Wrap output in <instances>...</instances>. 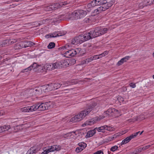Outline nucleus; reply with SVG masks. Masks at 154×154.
Masks as SVG:
<instances>
[{
  "instance_id": "obj_49",
  "label": "nucleus",
  "mask_w": 154,
  "mask_h": 154,
  "mask_svg": "<svg viewBox=\"0 0 154 154\" xmlns=\"http://www.w3.org/2000/svg\"><path fill=\"white\" fill-rule=\"evenodd\" d=\"M151 146L150 145H148L146 146H145L143 147H142L143 148V150L144 151L147 149H148Z\"/></svg>"
},
{
  "instance_id": "obj_60",
  "label": "nucleus",
  "mask_w": 154,
  "mask_h": 154,
  "mask_svg": "<svg viewBox=\"0 0 154 154\" xmlns=\"http://www.w3.org/2000/svg\"><path fill=\"white\" fill-rule=\"evenodd\" d=\"M138 150H139V152L140 153L143 150V148L140 147L139 149H137Z\"/></svg>"
},
{
  "instance_id": "obj_61",
  "label": "nucleus",
  "mask_w": 154,
  "mask_h": 154,
  "mask_svg": "<svg viewBox=\"0 0 154 154\" xmlns=\"http://www.w3.org/2000/svg\"><path fill=\"white\" fill-rule=\"evenodd\" d=\"M45 37L47 38H49L50 37V34L46 35L45 36Z\"/></svg>"
},
{
  "instance_id": "obj_4",
  "label": "nucleus",
  "mask_w": 154,
  "mask_h": 154,
  "mask_svg": "<svg viewBox=\"0 0 154 154\" xmlns=\"http://www.w3.org/2000/svg\"><path fill=\"white\" fill-rule=\"evenodd\" d=\"M45 149H44V151L41 154H47L55 151H58L61 149V147L59 145H54L45 148Z\"/></svg>"
},
{
  "instance_id": "obj_56",
  "label": "nucleus",
  "mask_w": 154,
  "mask_h": 154,
  "mask_svg": "<svg viewBox=\"0 0 154 154\" xmlns=\"http://www.w3.org/2000/svg\"><path fill=\"white\" fill-rule=\"evenodd\" d=\"M134 154H137L139 153V150H138L137 149H136L134 151Z\"/></svg>"
},
{
  "instance_id": "obj_31",
  "label": "nucleus",
  "mask_w": 154,
  "mask_h": 154,
  "mask_svg": "<svg viewBox=\"0 0 154 154\" xmlns=\"http://www.w3.org/2000/svg\"><path fill=\"white\" fill-rule=\"evenodd\" d=\"M40 89L42 91V93L48 91H47V85H44L40 87Z\"/></svg>"
},
{
  "instance_id": "obj_51",
  "label": "nucleus",
  "mask_w": 154,
  "mask_h": 154,
  "mask_svg": "<svg viewBox=\"0 0 154 154\" xmlns=\"http://www.w3.org/2000/svg\"><path fill=\"white\" fill-rule=\"evenodd\" d=\"M92 57L93 60L99 59V57H98V55H94Z\"/></svg>"
},
{
  "instance_id": "obj_22",
  "label": "nucleus",
  "mask_w": 154,
  "mask_h": 154,
  "mask_svg": "<svg viewBox=\"0 0 154 154\" xmlns=\"http://www.w3.org/2000/svg\"><path fill=\"white\" fill-rule=\"evenodd\" d=\"M37 149L36 146L32 147L28 151L26 154H35L37 152Z\"/></svg>"
},
{
  "instance_id": "obj_36",
  "label": "nucleus",
  "mask_w": 154,
  "mask_h": 154,
  "mask_svg": "<svg viewBox=\"0 0 154 154\" xmlns=\"http://www.w3.org/2000/svg\"><path fill=\"white\" fill-rule=\"evenodd\" d=\"M78 145L84 149L86 146V144L84 143H80L78 144Z\"/></svg>"
},
{
  "instance_id": "obj_11",
  "label": "nucleus",
  "mask_w": 154,
  "mask_h": 154,
  "mask_svg": "<svg viewBox=\"0 0 154 154\" xmlns=\"http://www.w3.org/2000/svg\"><path fill=\"white\" fill-rule=\"evenodd\" d=\"M35 45V44L33 42L30 41H24L21 42L20 44L19 45L20 46V48H26L27 47H31Z\"/></svg>"
},
{
  "instance_id": "obj_53",
  "label": "nucleus",
  "mask_w": 154,
  "mask_h": 154,
  "mask_svg": "<svg viewBox=\"0 0 154 154\" xmlns=\"http://www.w3.org/2000/svg\"><path fill=\"white\" fill-rule=\"evenodd\" d=\"M76 39H75V37L72 40V44H78V43H77L76 42Z\"/></svg>"
},
{
  "instance_id": "obj_42",
  "label": "nucleus",
  "mask_w": 154,
  "mask_h": 154,
  "mask_svg": "<svg viewBox=\"0 0 154 154\" xmlns=\"http://www.w3.org/2000/svg\"><path fill=\"white\" fill-rule=\"evenodd\" d=\"M10 45H12L17 41V39H10Z\"/></svg>"
},
{
  "instance_id": "obj_20",
  "label": "nucleus",
  "mask_w": 154,
  "mask_h": 154,
  "mask_svg": "<svg viewBox=\"0 0 154 154\" xmlns=\"http://www.w3.org/2000/svg\"><path fill=\"white\" fill-rule=\"evenodd\" d=\"M97 28L98 29V31L99 32L100 36L106 33L108 30V29L107 28H102L100 27Z\"/></svg>"
},
{
  "instance_id": "obj_55",
  "label": "nucleus",
  "mask_w": 154,
  "mask_h": 154,
  "mask_svg": "<svg viewBox=\"0 0 154 154\" xmlns=\"http://www.w3.org/2000/svg\"><path fill=\"white\" fill-rule=\"evenodd\" d=\"M6 43V45H10V40L9 39L6 40H5Z\"/></svg>"
},
{
  "instance_id": "obj_30",
  "label": "nucleus",
  "mask_w": 154,
  "mask_h": 154,
  "mask_svg": "<svg viewBox=\"0 0 154 154\" xmlns=\"http://www.w3.org/2000/svg\"><path fill=\"white\" fill-rule=\"evenodd\" d=\"M48 91H51L54 89L53 84L47 85Z\"/></svg>"
},
{
  "instance_id": "obj_32",
  "label": "nucleus",
  "mask_w": 154,
  "mask_h": 154,
  "mask_svg": "<svg viewBox=\"0 0 154 154\" xmlns=\"http://www.w3.org/2000/svg\"><path fill=\"white\" fill-rule=\"evenodd\" d=\"M28 107H25L20 109V111L23 112H29Z\"/></svg>"
},
{
  "instance_id": "obj_15",
  "label": "nucleus",
  "mask_w": 154,
  "mask_h": 154,
  "mask_svg": "<svg viewBox=\"0 0 154 154\" xmlns=\"http://www.w3.org/2000/svg\"><path fill=\"white\" fill-rule=\"evenodd\" d=\"M95 130L99 132L104 133L105 132V130L111 131L112 130V128L109 126L104 125L99 128H95Z\"/></svg>"
},
{
  "instance_id": "obj_17",
  "label": "nucleus",
  "mask_w": 154,
  "mask_h": 154,
  "mask_svg": "<svg viewBox=\"0 0 154 154\" xmlns=\"http://www.w3.org/2000/svg\"><path fill=\"white\" fill-rule=\"evenodd\" d=\"M29 93H32V95L34 94L36 95H40L42 93V92L40 87H38L35 89H31L29 91Z\"/></svg>"
},
{
  "instance_id": "obj_10",
  "label": "nucleus",
  "mask_w": 154,
  "mask_h": 154,
  "mask_svg": "<svg viewBox=\"0 0 154 154\" xmlns=\"http://www.w3.org/2000/svg\"><path fill=\"white\" fill-rule=\"evenodd\" d=\"M87 35L86 34L84 35H79L78 36L75 37L76 41V42L79 43H81L83 42L88 40V38L87 37Z\"/></svg>"
},
{
  "instance_id": "obj_18",
  "label": "nucleus",
  "mask_w": 154,
  "mask_h": 154,
  "mask_svg": "<svg viewBox=\"0 0 154 154\" xmlns=\"http://www.w3.org/2000/svg\"><path fill=\"white\" fill-rule=\"evenodd\" d=\"M38 65L36 63H33V64L31 65L30 66L28 67L27 68L24 69L22 70L21 72H27L28 70H31L32 69L36 70L37 69V68Z\"/></svg>"
},
{
  "instance_id": "obj_26",
  "label": "nucleus",
  "mask_w": 154,
  "mask_h": 154,
  "mask_svg": "<svg viewBox=\"0 0 154 154\" xmlns=\"http://www.w3.org/2000/svg\"><path fill=\"white\" fill-rule=\"evenodd\" d=\"M93 60L91 57L89 58L86 59V60L81 61V63L82 65L88 64V63L91 62Z\"/></svg>"
},
{
  "instance_id": "obj_34",
  "label": "nucleus",
  "mask_w": 154,
  "mask_h": 154,
  "mask_svg": "<svg viewBox=\"0 0 154 154\" xmlns=\"http://www.w3.org/2000/svg\"><path fill=\"white\" fill-rule=\"evenodd\" d=\"M45 11H50L53 10L51 5L45 8Z\"/></svg>"
},
{
  "instance_id": "obj_33",
  "label": "nucleus",
  "mask_w": 154,
  "mask_h": 154,
  "mask_svg": "<svg viewBox=\"0 0 154 154\" xmlns=\"http://www.w3.org/2000/svg\"><path fill=\"white\" fill-rule=\"evenodd\" d=\"M108 51H106L101 54L98 55L99 59L102 58L103 57L105 56L108 54Z\"/></svg>"
},
{
  "instance_id": "obj_12",
  "label": "nucleus",
  "mask_w": 154,
  "mask_h": 154,
  "mask_svg": "<svg viewBox=\"0 0 154 154\" xmlns=\"http://www.w3.org/2000/svg\"><path fill=\"white\" fill-rule=\"evenodd\" d=\"M68 3L66 1L63 2H61L59 3H57L53 4L51 5L53 10H55L63 6H64L65 5H67Z\"/></svg>"
},
{
  "instance_id": "obj_21",
  "label": "nucleus",
  "mask_w": 154,
  "mask_h": 154,
  "mask_svg": "<svg viewBox=\"0 0 154 154\" xmlns=\"http://www.w3.org/2000/svg\"><path fill=\"white\" fill-rule=\"evenodd\" d=\"M97 5H98L97 0H94L89 3L87 5V7L90 8Z\"/></svg>"
},
{
  "instance_id": "obj_19",
  "label": "nucleus",
  "mask_w": 154,
  "mask_h": 154,
  "mask_svg": "<svg viewBox=\"0 0 154 154\" xmlns=\"http://www.w3.org/2000/svg\"><path fill=\"white\" fill-rule=\"evenodd\" d=\"M37 69V70H36L35 71L38 72H46V68L45 67V65L43 66L41 65H38Z\"/></svg>"
},
{
  "instance_id": "obj_50",
  "label": "nucleus",
  "mask_w": 154,
  "mask_h": 154,
  "mask_svg": "<svg viewBox=\"0 0 154 154\" xmlns=\"http://www.w3.org/2000/svg\"><path fill=\"white\" fill-rule=\"evenodd\" d=\"M142 117V118H141V117H139H139L138 116H137L136 117H135L134 119H134V122L135 121H137L138 120V119L139 118L140 119V120H143V117H142V116H141Z\"/></svg>"
},
{
  "instance_id": "obj_1",
  "label": "nucleus",
  "mask_w": 154,
  "mask_h": 154,
  "mask_svg": "<svg viewBox=\"0 0 154 154\" xmlns=\"http://www.w3.org/2000/svg\"><path fill=\"white\" fill-rule=\"evenodd\" d=\"M96 103H94L93 105V107L90 106L88 109L81 111L77 115L72 118L70 119V121L74 122L82 120L91 111L93 108L96 106Z\"/></svg>"
},
{
  "instance_id": "obj_27",
  "label": "nucleus",
  "mask_w": 154,
  "mask_h": 154,
  "mask_svg": "<svg viewBox=\"0 0 154 154\" xmlns=\"http://www.w3.org/2000/svg\"><path fill=\"white\" fill-rule=\"evenodd\" d=\"M29 112H31L33 111H35L37 109V106L36 105H32L30 106H28Z\"/></svg>"
},
{
  "instance_id": "obj_3",
  "label": "nucleus",
  "mask_w": 154,
  "mask_h": 154,
  "mask_svg": "<svg viewBox=\"0 0 154 154\" xmlns=\"http://www.w3.org/2000/svg\"><path fill=\"white\" fill-rule=\"evenodd\" d=\"M69 46L68 45H66L60 48L59 49L61 50H66V51L65 53L66 56L67 57H74L75 55L79 54L81 50L80 48H78L75 49H72L69 50Z\"/></svg>"
},
{
  "instance_id": "obj_63",
  "label": "nucleus",
  "mask_w": 154,
  "mask_h": 154,
  "mask_svg": "<svg viewBox=\"0 0 154 154\" xmlns=\"http://www.w3.org/2000/svg\"><path fill=\"white\" fill-rule=\"evenodd\" d=\"M72 61L75 62V61L74 59H73L72 60Z\"/></svg>"
},
{
  "instance_id": "obj_44",
  "label": "nucleus",
  "mask_w": 154,
  "mask_h": 154,
  "mask_svg": "<svg viewBox=\"0 0 154 154\" xmlns=\"http://www.w3.org/2000/svg\"><path fill=\"white\" fill-rule=\"evenodd\" d=\"M6 45V43L5 40L0 42V46L3 47Z\"/></svg>"
},
{
  "instance_id": "obj_47",
  "label": "nucleus",
  "mask_w": 154,
  "mask_h": 154,
  "mask_svg": "<svg viewBox=\"0 0 154 154\" xmlns=\"http://www.w3.org/2000/svg\"><path fill=\"white\" fill-rule=\"evenodd\" d=\"M126 131H122L121 132H119V133H117L116 134H117L118 136H121L125 134L126 132Z\"/></svg>"
},
{
  "instance_id": "obj_62",
  "label": "nucleus",
  "mask_w": 154,
  "mask_h": 154,
  "mask_svg": "<svg viewBox=\"0 0 154 154\" xmlns=\"http://www.w3.org/2000/svg\"><path fill=\"white\" fill-rule=\"evenodd\" d=\"M75 131H72V132H70V133H69L68 134L69 135L72 133L75 134Z\"/></svg>"
},
{
  "instance_id": "obj_2",
  "label": "nucleus",
  "mask_w": 154,
  "mask_h": 154,
  "mask_svg": "<svg viewBox=\"0 0 154 154\" xmlns=\"http://www.w3.org/2000/svg\"><path fill=\"white\" fill-rule=\"evenodd\" d=\"M97 1L98 5H100L101 6L94 11V15L105 11L111 5L110 3L107 2L106 0H97Z\"/></svg>"
},
{
  "instance_id": "obj_54",
  "label": "nucleus",
  "mask_w": 154,
  "mask_h": 154,
  "mask_svg": "<svg viewBox=\"0 0 154 154\" xmlns=\"http://www.w3.org/2000/svg\"><path fill=\"white\" fill-rule=\"evenodd\" d=\"M130 86L132 88H134L136 87V85L134 83H131L129 84Z\"/></svg>"
},
{
  "instance_id": "obj_9",
  "label": "nucleus",
  "mask_w": 154,
  "mask_h": 154,
  "mask_svg": "<svg viewBox=\"0 0 154 154\" xmlns=\"http://www.w3.org/2000/svg\"><path fill=\"white\" fill-rule=\"evenodd\" d=\"M57 62L55 63H48L45 64V68L46 72L47 71H52L55 69H57Z\"/></svg>"
},
{
  "instance_id": "obj_29",
  "label": "nucleus",
  "mask_w": 154,
  "mask_h": 154,
  "mask_svg": "<svg viewBox=\"0 0 154 154\" xmlns=\"http://www.w3.org/2000/svg\"><path fill=\"white\" fill-rule=\"evenodd\" d=\"M54 89H57L59 88L63 85V84H60L58 83H56L54 84H53Z\"/></svg>"
},
{
  "instance_id": "obj_40",
  "label": "nucleus",
  "mask_w": 154,
  "mask_h": 154,
  "mask_svg": "<svg viewBox=\"0 0 154 154\" xmlns=\"http://www.w3.org/2000/svg\"><path fill=\"white\" fill-rule=\"evenodd\" d=\"M117 100L121 103L124 101V99L121 96H119L117 97Z\"/></svg>"
},
{
  "instance_id": "obj_39",
  "label": "nucleus",
  "mask_w": 154,
  "mask_h": 154,
  "mask_svg": "<svg viewBox=\"0 0 154 154\" xmlns=\"http://www.w3.org/2000/svg\"><path fill=\"white\" fill-rule=\"evenodd\" d=\"M5 131H6V130L5 125L3 126L0 127V133Z\"/></svg>"
},
{
  "instance_id": "obj_58",
  "label": "nucleus",
  "mask_w": 154,
  "mask_h": 154,
  "mask_svg": "<svg viewBox=\"0 0 154 154\" xmlns=\"http://www.w3.org/2000/svg\"><path fill=\"white\" fill-rule=\"evenodd\" d=\"M71 89H65V90H64V91H65V93H69V91H70Z\"/></svg>"
},
{
  "instance_id": "obj_16",
  "label": "nucleus",
  "mask_w": 154,
  "mask_h": 154,
  "mask_svg": "<svg viewBox=\"0 0 154 154\" xmlns=\"http://www.w3.org/2000/svg\"><path fill=\"white\" fill-rule=\"evenodd\" d=\"M75 11L71 14L69 13L66 14L65 17V19L67 20H76V14Z\"/></svg>"
},
{
  "instance_id": "obj_13",
  "label": "nucleus",
  "mask_w": 154,
  "mask_h": 154,
  "mask_svg": "<svg viewBox=\"0 0 154 154\" xmlns=\"http://www.w3.org/2000/svg\"><path fill=\"white\" fill-rule=\"evenodd\" d=\"M75 12L76 14L77 19L84 17L87 14L86 11L82 10L76 11Z\"/></svg>"
},
{
  "instance_id": "obj_6",
  "label": "nucleus",
  "mask_w": 154,
  "mask_h": 154,
  "mask_svg": "<svg viewBox=\"0 0 154 154\" xmlns=\"http://www.w3.org/2000/svg\"><path fill=\"white\" fill-rule=\"evenodd\" d=\"M105 117L104 116H100L99 117H96L94 118L91 119L87 121L85 123L82 125V126L85 127L88 125H91L94 124L96 123V121L100 120Z\"/></svg>"
},
{
  "instance_id": "obj_5",
  "label": "nucleus",
  "mask_w": 154,
  "mask_h": 154,
  "mask_svg": "<svg viewBox=\"0 0 154 154\" xmlns=\"http://www.w3.org/2000/svg\"><path fill=\"white\" fill-rule=\"evenodd\" d=\"M70 61L69 59L62 60L57 62L58 69L66 67L69 66Z\"/></svg>"
},
{
  "instance_id": "obj_45",
  "label": "nucleus",
  "mask_w": 154,
  "mask_h": 154,
  "mask_svg": "<svg viewBox=\"0 0 154 154\" xmlns=\"http://www.w3.org/2000/svg\"><path fill=\"white\" fill-rule=\"evenodd\" d=\"M117 136H118V135L117 134H115L114 137H109L108 138V140L109 141H111L112 140L114 139L115 138H116Z\"/></svg>"
},
{
  "instance_id": "obj_7",
  "label": "nucleus",
  "mask_w": 154,
  "mask_h": 154,
  "mask_svg": "<svg viewBox=\"0 0 154 154\" xmlns=\"http://www.w3.org/2000/svg\"><path fill=\"white\" fill-rule=\"evenodd\" d=\"M98 31V30L97 27L94 30L91 31L88 34H86L88 40L100 36Z\"/></svg>"
},
{
  "instance_id": "obj_43",
  "label": "nucleus",
  "mask_w": 154,
  "mask_h": 154,
  "mask_svg": "<svg viewBox=\"0 0 154 154\" xmlns=\"http://www.w3.org/2000/svg\"><path fill=\"white\" fill-rule=\"evenodd\" d=\"M84 148L82 147H81L80 146L79 147H78L76 149V151L77 152H80L82 151Z\"/></svg>"
},
{
  "instance_id": "obj_28",
  "label": "nucleus",
  "mask_w": 154,
  "mask_h": 154,
  "mask_svg": "<svg viewBox=\"0 0 154 154\" xmlns=\"http://www.w3.org/2000/svg\"><path fill=\"white\" fill-rule=\"evenodd\" d=\"M144 3L146 5H150L154 3V0H145Z\"/></svg>"
},
{
  "instance_id": "obj_37",
  "label": "nucleus",
  "mask_w": 154,
  "mask_h": 154,
  "mask_svg": "<svg viewBox=\"0 0 154 154\" xmlns=\"http://www.w3.org/2000/svg\"><path fill=\"white\" fill-rule=\"evenodd\" d=\"M146 5H145V4H144V1L142 2H140L139 5V7L140 8H143Z\"/></svg>"
},
{
  "instance_id": "obj_23",
  "label": "nucleus",
  "mask_w": 154,
  "mask_h": 154,
  "mask_svg": "<svg viewBox=\"0 0 154 154\" xmlns=\"http://www.w3.org/2000/svg\"><path fill=\"white\" fill-rule=\"evenodd\" d=\"M130 57L126 56L123 58H122L117 63V65L118 66H119L123 63L124 62H126L127 60H129Z\"/></svg>"
},
{
  "instance_id": "obj_8",
  "label": "nucleus",
  "mask_w": 154,
  "mask_h": 154,
  "mask_svg": "<svg viewBox=\"0 0 154 154\" xmlns=\"http://www.w3.org/2000/svg\"><path fill=\"white\" fill-rule=\"evenodd\" d=\"M50 102H46L45 103H42L40 104H38L37 108L40 110H44L48 109L51 106Z\"/></svg>"
},
{
  "instance_id": "obj_25",
  "label": "nucleus",
  "mask_w": 154,
  "mask_h": 154,
  "mask_svg": "<svg viewBox=\"0 0 154 154\" xmlns=\"http://www.w3.org/2000/svg\"><path fill=\"white\" fill-rule=\"evenodd\" d=\"M96 131L95 128L93 130L88 131L86 135V137H92L96 133Z\"/></svg>"
},
{
  "instance_id": "obj_52",
  "label": "nucleus",
  "mask_w": 154,
  "mask_h": 154,
  "mask_svg": "<svg viewBox=\"0 0 154 154\" xmlns=\"http://www.w3.org/2000/svg\"><path fill=\"white\" fill-rule=\"evenodd\" d=\"M93 154H103V152L101 150L98 151Z\"/></svg>"
},
{
  "instance_id": "obj_38",
  "label": "nucleus",
  "mask_w": 154,
  "mask_h": 154,
  "mask_svg": "<svg viewBox=\"0 0 154 154\" xmlns=\"http://www.w3.org/2000/svg\"><path fill=\"white\" fill-rule=\"evenodd\" d=\"M61 35H59L58 34H56V33H54L51 34H50V37H55L57 36H61Z\"/></svg>"
},
{
  "instance_id": "obj_24",
  "label": "nucleus",
  "mask_w": 154,
  "mask_h": 154,
  "mask_svg": "<svg viewBox=\"0 0 154 154\" xmlns=\"http://www.w3.org/2000/svg\"><path fill=\"white\" fill-rule=\"evenodd\" d=\"M118 110H116L115 109H109L107 110L106 111L104 112V114L107 115H109L112 113H116L118 112Z\"/></svg>"
},
{
  "instance_id": "obj_57",
  "label": "nucleus",
  "mask_w": 154,
  "mask_h": 154,
  "mask_svg": "<svg viewBox=\"0 0 154 154\" xmlns=\"http://www.w3.org/2000/svg\"><path fill=\"white\" fill-rule=\"evenodd\" d=\"M50 20V21H50V22L51 23H52V22H55L56 21H57V20H55V18H54L53 19H49Z\"/></svg>"
},
{
  "instance_id": "obj_41",
  "label": "nucleus",
  "mask_w": 154,
  "mask_h": 154,
  "mask_svg": "<svg viewBox=\"0 0 154 154\" xmlns=\"http://www.w3.org/2000/svg\"><path fill=\"white\" fill-rule=\"evenodd\" d=\"M17 126L12 127H11V130L12 131L17 132V131L18 128Z\"/></svg>"
},
{
  "instance_id": "obj_59",
  "label": "nucleus",
  "mask_w": 154,
  "mask_h": 154,
  "mask_svg": "<svg viewBox=\"0 0 154 154\" xmlns=\"http://www.w3.org/2000/svg\"><path fill=\"white\" fill-rule=\"evenodd\" d=\"M128 121L129 122H134V120L133 119H128Z\"/></svg>"
},
{
  "instance_id": "obj_46",
  "label": "nucleus",
  "mask_w": 154,
  "mask_h": 154,
  "mask_svg": "<svg viewBox=\"0 0 154 154\" xmlns=\"http://www.w3.org/2000/svg\"><path fill=\"white\" fill-rule=\"evenodd\" d=\"M118 148V147L117 146H114L111 147V148L110 149V150L114 152Z\"/></svg>"
},
{
  "instance_id": "obj_14",
  "label": "nucleus",
  "mask_w": 154,
  "mask_h": 154,
  "mask_svg": "<svg viewBox=\"0 0 154 154\" xmlns=\"http://www.w3.org/2000/svg\"><path fill=\"white\" fill-rule=\"evenodd\" d=\"M139 131L138 132L131 134L128 137H127V138L122 141L121 143V144L123 145L128 143L129 141H130L131 139L135 137L138 135V133H139Z\"/></svg>"
},
{
  "instance_id": "obj_64",
  "label": "nucleus",
  "mask_w": 154,
  "mask_h": 154,
  "mask_svg": "<svg viewBox=\"0 0 154 154\" xmlns=\"http://www.w3.org/2000/svg\"><path fill=\"white\" fill-rule=\"evenodd\" d=\"M130 154H134V151L131 152Z\"/></svg>"
},
{
  "instance_id": "obj_48",
  "label": "nucleus",
  "mask_w": 154,
  "mask_h": 154,
  "mask_svg": "<svg viewBox=\"0 0 154 154\" xmlns=\"http://www.w3.org/2000/svg\"><path fill=\"white\" fill-rule=\"evenodd\" d=\"M5 127L6 128V131H7L10 129L11 130V127L10 125H5Z\"/></svg>"
},
{
  "instance_id": "obj_35",
  "label": "nucleus",
  "mask_w": 154,
  "mask_h": 154,
  "mask_svg": "<svg viewBox=\"0 0 154 154\" xmlns=\"http://www.w3.org/2000/svg\"><path fill=\"white\" fill-rule=\"evenodd\" d=\"M55 46V44L53 42L50 43L48 46L49 49H51L54 48Z\"/></svg>"
}]
</instances>
